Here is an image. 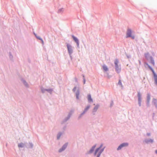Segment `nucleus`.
Masks as SVG:
<instances>
[{"instance_id": "9", "label": "nucleus", "mask_w": 157, "mask_h": 157, "mask_svg": "<svg viewBox=\"0 0 157 157\" xmlns=\"http://www.w3.org/2000/svg\"><path fill=\"white\" fill-rule=\"evenodd\" d=\"M67 144H66L63 145V147H62L59 150V152H61V151H63L64 150H65L66 147H67Z\"/></svg>"}, {"instance_id": "11", "label": "nucleus", "mask_w": 157, "mask_h": 157, "mask_svg": "<svg viewBox=\"0 0 157 157\" xmlns=\"http://www.w3.org/2000/svg\"><path fill=\"white\" fill-rule=\"evenodd\" d=\"M96 147V145H94V146H93L92 148H91V149H90V151H89V153H92L93 151H94V149L95 148V147Z\"/></svg>"}, {"instance_id": "12", "label": "nucleus", "mask_w": 157, "mask_h": 157, "mask_svg": "<svg viewBox=\"0 0 157 157\" xmlns=\"http://www.w3.org/2000/svg\"><path fill=\"white\" fill-rule=\"evenodd\" d=\"M118 62H118V59H116L115 60L114 62V64H115V67L119 66L118 64Z\"/></svg>"}, {"instance_id": "4", "label": "nucleus", "mask_w": 157, "mask_h": 157, "mask_svg": "<svg viewBox=\"0 0 157 157\" xmlns=\"http://www.w3.org/2000/svg\"><path fill=\"white\" fill-rule=\"evenodd\" d=\"M149 67L151 70L152 71L153 74H154V78H155V82L157 86V75H156L155 73L154 70H153V69L149 66H148Z\"/></svg>"}, {"instance_id": "25", "label": "nucleus", "mask_w": 157, "mask_h": 157, "mask_svg": "<svg viewBox=\"0 0 157 157\" xmlns=\"http://www.w3.org/2000/svg\"><path fill=\"white\" fill-rule=\"evenodd\" d=\"M41 40L42 42V44H44V41H43V40L42 39V40Z\"/></svg>"}, {"instance_id": "15", "label": "nucleus", "mask_w": 157, "mask_h": 157, "mask_svg": "<svg viewBox=\"0 0 157 157\" xmlns=\"http://www.w3.org/2000/svg\"><path fill=\"white\" fill-rule=\"evenodd\" d=\"M88 99L89 101H92V99L91 98V95L89 94L88 96Z\"/></svg>"}, {"instance_id": "21", "label": "nucleus", "mask_w": 157, "mask_h": 157, "mask_svg": "<svg viewBox=\"0 0 157 157\" xmlns=\"http://www.w3.org/2000/svg\"><path fill=\"white\" fill-rule=\"evenodd\" d=\"M35 36H36V37L38 39L41 40H42V39L40 37V36H36V34H35Z\"/></svg>"}, {"instance_id": "13", "label": "nucleus", "mask_w": 157, "mask_h": 157, "mask_svg": "<svg viewBox=\"0 0 157 157\" xmlns=\"http://www.w3.org/2000/svg\"><path fill=\"white\" fill-rule=\"evenodd\" d=\"M90 106H87L86 108L85 109L84 111H83V113L82 114V115L84 114L90 108Z\"/></svg>"}, {"instance_id": "6", "label": "nucleus", "mask_w": 157, "mask_h": 157, "mask_svg": "<svg viewBox=\"0 0 157 157\" xmlns=\"http://www.w3.org/2000/svg\"><path fill=\"white\" fill-rule=\"evenodd\" d=\"M67 47L69 53L71 54L72 52V49L71 46L69 44H67Z\"/></svg>"}, {"instance_id": "19", "label": "nucleus", "mask_w": 157, "mask_h": 157, "mask_svg": "<svg viewBox=\"0 0 157 157\" xmlns=\"http://www.w3.org/2000/svg\"><path fill=\"white\" fill-rule=\"evenodd\" d=\"M98 108V106H95L93 109V111L96 112L97 111V110Z\"/></svg>"}, {"instance_id": "18", "label": "nucleus", "mask_w": 157, "mask_h": 157, "mask_svg": "<svg viewBox=\"0 0 157 157\" xmlns=\"http://www.w3.org/2000/svg\"><path fill=\"white\" fill-rule=\"evenodd\" d=\"M23 146L24 144L22 143H20L18 145V146L19 147H23Z\"/></svg>"}, {"instance_id": "1", "label": "nucleus", "mask_w": 157, "mask_h": 157, "mask_svg": "<svg viewBox=\"0 0 157 157\" xmlns=\"http://www.w3.org/2000/svg\"><path fill=\"white\" fill-rule=\"evenodd\" d=\"M102 145L101 144L100 147L96 149L94 153V155L97 157H99L100 154L104 150V148H101Z\"/></svg>"}, {"instance_id": "27", "label": "nucleus", "mask_w": 157, "mask_h": 157, "mask_svg": "<svg viewBox=\"0 0 157 157\" xmlns=\"http://www.w3.org/2000/svg\"><path fill=\"white\" fill-rule=\"evenodd\" d=\"M155 153L157 154V150L155 151Z\"/></svg>"}, {"instance_id": "23", "label": "nucleus", "mask_w": 157, "mask_h": 157, "mask_svg": "<svg viewBox=\"0 0 157 157\" xmlns=\"http://www.w3.org/2000/svg\"><path fill=\"white\" fill-rule=\"evenodd\" d=\"M60 136H61V135H59V136H57V138H58V139H59V138Z\"/></svg>"}, {"instance_id": "14", "label": "nucleus", "mask_w": 157, "mask_h": 157, "mask_svg": "<svg viewBox=\"0 0 157 157\" xmlns=\"http://www.w3.org/2000/svg\"><path fill=\"white\" fill-rule=\"evenodd\" d=\"M103 68L104 71H107L108 70V69L107 67L105 65H103Z\"/></svg>"}, {"instance_id": "5", "label": "nucleus", "mask_w": 157, "mask_h": 157, "mask_svg": "<svg viewBox=\"0 0 157 157\" xmlns=\"http://www.w3.org/2000/svg\"><path fill=\"white\" fill-rule=\"evenodd\" d=\"M128 143H124L121 144L117 148V150H119L121 149L122 148L124 147H127L128 146Z\"/></svg>"}, {"instance_id": "17", "label": "nucleus", "mask_w": 157, "mask_h": 157, "mask_svg": "<svg viewBox=\"0 0 157 157\" xmlns=\"http://www.w3.org/2000/svg\"><path fill=\"white\" fill-rule=\"evenodd\" d=\"M156 105H157V101L155 99H153L152 101Z\"/></svg>"}, {"instance_id": "16", "label": "nucleus", "mask_w": 157, "mask_h": 157, "mask_svg": "<svg viewBox=\"0 0 157 157\" xmlns=\"http://www.w3.org/2000/svg\"><path fill=\"white\" fill-rule=\"evenodd\" d=\"M150 100V95L149 94H148L147 97V102H149Z\"/></svg>"}, {"instance_id": "3", "label": "nucleus", "mask_w": 157, "mask_h": 157, "mask_svg": "<svg viewBox=\"0 0 157 157\" xmlns=\"http://www.w3.org/2000/svg\"><path fill=\"white\" fill-rule=\"evenodd\" d=\"M126 37H131L132 39H134L135 38V36L134 34L132 32V31L130 29H128L127 30Z\"/></svg>"}, {"instance_id": "7", "label": "nucleus", "mask_w": 157, "mask_h": 157, "mask_svg": "<svg viewBox=\"0 0 157 157\" xmlns=\"http://www.w3.org/2000/svg\"><path fill=\"white\" fill-rule=\"evenodd\" d=\"M141 95L139 94H138V102H139L140 106L141 105Z\"/></svg>"}, {"instance_id": "24", "label": "nucleus", "mask_w": 157, "mask_h": 157, "mask_svg": "<svg viewBox=\"0 0 157 157\" xmlns=\"http://www.w3.org/2000/svg\"><path fill=\"white\" fill-rule=\"evenodd\" d=\"M76 89V87H75L73 89V90L74 91H75V90Z\"/></svg>"}, {"instance_id": "10", "label": "nucleus", "mask_w": 157, "mask_h": 157, "mask_svg": "<svg viewBox=\"0 0 157 157\" xmlns=\"http://www.w3.org/2000/svg\"><path fill=\"white\" fill-rule=\"evenodd\" d=\"M116 71L117 73H119L121 71V68L119 66L115 67Z\"/></svg>"}, {"instance_id": "2", "label": "nucleus", "mask_w": 157, "mask_h": 157, "mask_svg": "<svg viewBox=\"0 0 157 157\" xmlns=\"http://www.w3.org/2000/svg\"><path fill=\"white\" fill-rule=\"evenodd\" d=\"M145 56L147 60L150 62L153 65H154L155 63L154 60L151 57L149 56L148 53H146L145 54Z\"/></svg>"}, {"instance_id": "22", "label": "nucleus", "mask_w": 157, "mask_h": 157, "mask_svg": "<svg viewBox=\"0 0 157 157\" xmlns=\"http://www.w3.org/2000/svg\"><path fill=\"white\" fill-rule=\"evenodd\" d=\"M118 84L119 85H121V86H122L121 82L120 80H119Z\"/></svg>"}, {"instance_id": "20", "label": "nucleus", "mask_w": 157, "mask_h": 157, "mask_svg": "<svg viewBox=\"0 0 157 157\" xmlns=\"http://www.w3.org/2000/svg\"><path fill=\"white\" fill-rule=\"evenodd\" d=\"M79 93L78 92L76 94V98L78 99L79 98Z\"/></svg>"}, {"instance_id": "8", "label": "nucleus", "mask_w": 157, "mask_h": 157, "mask_svg": "<svg viewBox=\"0 0 157 157\" xmlns=\"http://www.w3.org/2000/svg\"><path fill=\"white\" fill-rule=\"evenodd\" d=\"M72 37L73 38L74 40L77 43L78 46H79V41L78 39L74 36H72Z\"/></svg>"}, {"instance_id": "26", "label": "nucleus", "mask_w": 157, "mask_h": 157, "mask_svg": "<svg viewBox=\"0 0 157 157\" xmlns=\"http://www.w3.org/2000/svg\"><path fill=\"white\" fill-rule=\"evenodd\" d=\"M85 80L84 79V83L85 84Z\"/></svg>"}]
</instances>
